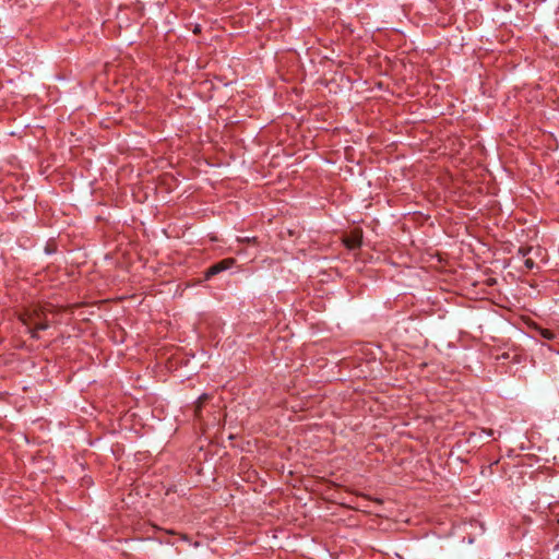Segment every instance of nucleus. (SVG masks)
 Listing matches in <instances>:
<instances>
[{
	"label": "nucleus",
	"instance_id": "1",
	"mask_svg": "<svg viewBox=\"0 0 559 559\" xmlns=\"http://www.w3.org/2000/svg\"><path fill=\"white\" fill-rule=\"evenodd\" d=\"M48 310L46 308L35 306L28 313L27 318L23 319V322L31 329L32 337H37L38 331H44L49 328Z\"/></svg>",
	"mask_w": 559,
	"mask_h": 559
},
{
	"label": "nucleus",
	"instance_id": "2",
	"mask_svg": "<svg viewBox=\"0 0 559 559\" xmlns=\"http://www.w3.org/2000/svg\"><path fill=\"white\" fill-rule=\"evenodd\" d=\"M234 263H235V260L233 258L222 260L207 269V271L205 273V277L210 278L223 271H226V270L230 269L234 265Z\"/></svg>",
	"mask_w": 559,
	"mask_h": 559
},
{
	"label": "nucleus",
	"instance_id": "3",
	"mask_svg": "<svg viewBox=\"0 0 559 559\" xmlns=\"http://www.w3.org/2000/svg\"><path fill=\"white\" fill-rule=\"evenodd\" d=\"M524 265L528 269V270H532L534 266H535V263L534 261L531 259V258H526L524 260Z\"/></svg>",
	"mask_w": 559,
	"mask_h": 559
},
{
	"label": "nucleus",
	"instance_id": "4",
	"mask_svg": "<svg viewBox=\"0 0 559 559\" xmlns=\"http://www.w3.org/2000/svg\"><path fill=\"white\" fill-rule=\"evenodd\" d=\"M530 251H531V248H524V247H521V248L519 249L518 253H519L521 257L525 258V257L528 254V252H530Z\"/></svg>",
	"mask_w": 559,
	"mask_h": 559
}]
</instances>
